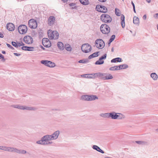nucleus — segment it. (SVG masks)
<instances>
[{
    "mask_svg": "<svg viewBox=\"0 0 158 158\" xmlns=\"http://www.w3.org/2000/svg\"><path fill=\"white\" fill-rule=\"evenodd\" d=\"M69 6H74L75 5V4L74 3H70L69 4Z\"/></svg>",
    "mask_w": 158,
    "mask_h": 158,
    "instance_id": "obj_49",
    "label": "nucleus"
},
{
    "mask_svg": "<svg viewBox=\"0 0 158 158\" xmlns=\"http://www.w3.org/2000/svg\"><path fill=\"white\" fill-rule=\"evenodd\" d=\"M0 45H1V44H0Z\"/></svg>",
    "mask_w": 158,
    "mask_h": 158,
    "instance_id": "obj_64",
    "label": "nucleus"
},
{
    "mask_svg": "<svg viewBox=\"0 0 158 158\" xmlns=\"http://www.w3.org/2000/svg\"><path fill=\"white\" fill-rule=\"evenodd\" d=\"M157 29H158V26H157Z\"/></svg>",
    "mask_w": 158,
    "mask_h": 158,
    "instance_id": "obj_63",
    "label": "nucleus"
},
{
    "mask_svg": "<svg viewBox=\"0 0 158 158\" xmlns=\"http://www.w3.org/2000/svg\"><path fill=\"white\" fill-rule=\"evenodd\" d=\"M106 54H105L104 55L101 56L99 59V60L96 61L95 63L96 64H101L104 63L103 59H105L106 57Z\"/></svg>",
    "mask_w": 158,
    "mask_h": 158,
    "instance_id": "obj_15",
    "label": "nucleus"
},
{
    "mask_svg": "<svg viewBox=\"0 0 158 158\" xmlns=\"http://www.w3.org/2000/svg\"><path fill=\"white\" fill-rule=\"evenodd\" d=\"M12 44L16 48H18V44H17V43L15 42H12Z\"/></svg>",
    "mask_w": 158,
    "mask_h": 158,
    "instance_id": "obj_40",
    "label": "nucleus"
},
{
    "mask_svg": "<svg viewBox=\"0 0 158 158\" xmlns=\"http://www.w3.org/2000/svg\"><path fill=\"white\" fill-rule=\"evenodd\" d=\"M118 70H119L120 69H126L128 68V66L127 65L124 64H122V65H120L119 66H118Z\"/></svg>",
    "mask_w": 158,
    "mask_h": 158,
    "instance_id": "obj_24",
    "label": "nucleus"
},
{
    "mask_svg": "<svg viewBox=\"0 0 158 158\" xmlns=\"http://www.w3.org/2000/svg\"><path fill=\"white\" fill-rule=\"evenodd\" d=\"M0 59H2L1 60L2 61L4 62L5 61L6 59L4 58V56L3 55L1 54L0 55Z\"/></svg>",
    "mask_w": 158,
    "mask_h": 158,
    "instance_id": "obj_43",
    "label": "nucleus"
},
{
    "mask_svg": "<svg viewBox=\"0 0 158 158\" xmlns=\"http://www.w3.org/2000/svg\"><path fill=\"white\" fill-rule=\"evenodd\" d=\"M27 30V27L25 25H21L18 28V31L20 34H24L26 33Z\"/></svg>",
    "mask_w": 158,
    "mask_h": 158,
    "instance_id": "obj_8",
    "label": "nucleus"
},
{
    "mask_svg": "<svg viewBox=\"0 0 158 158\" xmlns=\"http://www.w3.org/2000/svg\"><path fill=\"white\" fill-rule=\"evenodd\" d=\"M131 4L133 6V7H135V5L132 1L131 2Z\"/></svg>",
    "mask_w": 158,
    "mask_h": 158,
    "instance_id": "obj_56",
    "label": "nucleus"
},
{
    "mask_svg": "<svg viewBox=\"0 0 158 158\" xmlns=\"http://www.w3.org/2000/svg\"><path fill=\"white\" fill-rule=\"evenodd\" d=\"M34 48L33 47H28L27 51H33L34 50Z\"/></svg>",
    "mask_w": 158,
    "mask_h": 158,
    "instance_id": "obj_39",
    "label": "nucleus"
},
{
    "mask_svg": "<svg viewBox=\"0 0 158 158\" xmlns=\"http://www.w3.org/2000/svg\"><path fill=\"white\" fill-rule=\"evenodd\" d=\"M89 47V44H83L81 47V50L83 52L88 53L89 52L88 51Z\"/></svg>",
    "mask_w": 158,
    "mask_h": 158,
    "instance_id": "obj_16",
    "label": "nucleus"
},
{
    "mask_svg": "<svg viewBox=\"0 0 158 158\" xmlns=\"http://www.w3.org/2000/svg\"><path fill=\"white\" fill-rule=\"evenodd\" d=\"M80 100L84 101H89V95H82L80 98Z\"/></svg>",
    "mask_w": 158,
    "mask_h": 158,
    "instance_id": "obj_19",
    "label": "nucleus"
},
{
    "mask_svg": "<svg viewBox=\"0 0 158 158\" xmlns=\"http://www.w3.org/2000/svg\"><path fill=\"white\" fill-rule=\"evenodd\" d=\"M57 45L59 49L61 50H63L64 48V47L63 44L61 42H58L57 43Z\"/></svg>",
    "mask_w": 158,
    "mask_h": 158,
    "instance_id": "obj_22",
    "label": "nucleus"
},
{
    "mask_svg": "<svg viewBox=\"0 0 158 158\" xmlns=\"http://www.w3.org/2000/svg\"><path fill=\"white\" fill-rule=\"evenodd\" d=\"M98 98L95 95H89V100H94L96 99H97Z\"/></svg>",
    "mask_w": 158,
    "mask_h": 158,
    "instance_id": "obj_35",
    "label": "nucleus"
},
{
    "mask_svg": "<svg viewBox=\"0 0 158 158\" xmlns=\"http://www.w3.org/2000/svg\"><path fill=\"white\" fill-rule=\"evenodd\" d=\"M65 49L68 51H70L71 50V48L70 45H69L68 47H65Z\"/></svg>",
    "mask_w": 158,
    "mask_h": 158,
    "instance_id": "obj_41",
    "label": "nucleus"
},
{
    "mask_svg": "<svg viewBox=\"0 0 158 158\" xmlns=\"http://www.w3.org/2000/svg\"><path fill=\"white\" fill-rule=\"evenodd\" d=\"M146 1L148 3L151 2V0H146Z\"/></svg>",
    "mask_w": 158,
    "mask_h": 158,
    "instance_id": "obj_57",
    "label": "nucleus"
},
{
    "mask_svg": "<svg viewBox=\"0 0 158 158\" xmlns=\"http://www.w3.org/2000/svg\"><path fill=\"white\" fill-rule=\"evenodd\" d=\"M96 9L97 11L102 13H106L107 11V8L104 6L100 5L96 6Z\"/></svg>",
    "mask_w": 158,
    "mask_h": 158,
    "instance_id": "obj_11",
    "label": "nucleus"
},
{
    "mask_svg": "<svg viewBox=\"0 0 158 158\" xmlns=\"http://www.w3.org/2000/svg\"><path fill=\"white\" fill-rule=\"evenodd\" d=\"M86 61L85 60H80L79 61V62L80 63H86Z\"/></svg>",
    "mask_w": 158,
    "mask_h": 158,
    "instance_id": "obj_46",
    "label": "nucleus"
},
{
    "mask_svg": "<svg viewBox=\"0 0 158 158\" xmlns=\"http://www.w3.org/2000/svg\"><path fill=\"white\" fill-rule=\"evenodd\" d=\"M51 140H46V142L45 143V145H48L50 144H51L53 143V142L52 141H50Z\"/></svg>",
    "mask_w": 158,
    "mask_h": 158,
    "instance_id": "obj_36",
    "label": "nucleus"
},
{
    "mask_svg": "<svg viewBox=\"0 0 158 158\" xmlns=\"http://www.w3.org/2000/svg\"><path fill=\"white\" fill-rule=\"evenodd\" d=\"M41 48L43 49V50H44L45 48H44L42 46H41Z\"/></svg>",
    "mask_w": 158,
    "mask_h": 158,
    "instance_id": "obj_60",
    "label": "nucleus"
},
{
    "mask_svg": "<svg viewBox=\"0 0 158 158\" xmlns=\"http://www.w3.org/2000/svg\"><path fill=\"white\" fill-rule=\"evenodd\" d=\"M115 36L114 35H112L111 37V38L110 39L109 41L110 42H112L115 39Z\"/></svg>",
    "mask_w": 158,
    "mask_h": 158,
    "instance_id": "obj_42",
    "label": "nucleus"
},
{
    "mask_svg": "<svg viewBox=\"0 0 158 158\" xmlns=\"http://www.w3.org/2000/svg\"><path fill=\"white\" fill-rule=\"evenodd\" d=\"M55 21V17L53 16H51L48 18V23L49 25L51 26L54 23Z\"/></svg>",
    "mask_w": 158,
    "mask_h": 158,
    "instance_id": "obj_17",
    "label": "nucleus"
},
{
    "mask_svg": "<svg viewBox=\"0 0 158 158\" xmlns=\"http://www.w3.org/2000/svg\"><path fill=\"white\" fill-rule=\"evenodd\" d=\"M81 77L85 78H89V74H83L81 75Z\"/></svg>",
    "mask_w": 158,
    "mask_h": 158,
    "instance_id": "obj_38",
    "label": "nucleus"
},
{
    "mask_svg": "<svg viewBox=\"0 0 158 158\" xmlns=\"http://www.w3.org/2000/svg\"><path fill=\"white\" fill-rule=\"evenodd\" d=\"M151 77L154 80H156L158 78V76L155 73H152L151 75Z\"/></svg>",
    "mask_w": 158,
    "mask_h": 158,
    "instance_id": "obj_31",
    "label": "nucleus"
},
{
    "mask_svg": "<svg viewBox=\"0 0 158 158\" xmlns=\"http://www.w3.org/2000/svg\"><path fill=\"white\" fill-rule=\"evenodd\" d=\"M115 13L117 16H119L120 15V13L119 12V10L118 9H115Z\"/></svg>",
    "mask_w": 158,
    "mask_h": 158,
    "instance_id": "obj_37",
    "label": "nucleus"
},
{
    "mask_svg": "<svg viewBox=\"0 0 158 158\" xmlns=\"http://www.w3.org/2000/svg\"><path fill=\"white\" fill-rule=\"evenodd\" d=\"M53 110H57V109H53Z\"/></svg>",
    "mask_w": 158,
    "mask_h": 158,
    "instance_id": "obj_61",
    "label": "nucleus"
},
{
    "mask_svg": "<svg viewBox=\"0 0 158 158\" xmlns=\"http://www.w3.org/2000/svg\"><path fill=\"white\" fill-rule=\"evenodd\" d=\"M28 25L29 27L31 29L36 28L37 26L36 21L33 19H30L29 21Z\"/></svg>",
    "mask_w": 158,
    "mask_h": 158,
    "instance_id": "obj_9",
    "label": "nucleus"
},
{
    "mask_svg": "<svg viewBox=\"0 0 158 158\" xmlns=\"http://www.w3.org/2000/svg\"><path fill=\"white\" fill-rule=\"evenodd\" d=\"M42 44L45 47L47 48L50 47L51 46V42L49 39L47 38H44L43 39Z\"/></svg>",
    "mask_w": 158,
    "mask_h": 158,
    "instance_id": "obj_12",
    "label": "nucleus"
},
{
    "mask_svg": "<svg viewBox=\"0 0 158 158\" xmlns=\"http://www.w3.org/2000/svg\"><path fill=\"white\" fill-rule=\"evenodd\" d=\"M122 61V59L119 57L116 58H115L111 60V62H121Z\"/></svg>",
    "mask_w": 158,
    "mask_h": 158,
    "instance_id": "obj_25",
    "label": "nucleus"
},
{
    "mask_svg": "<svg viewBox=\"0 0 158 158\" xmlns=\"http://www.w3.org/2000/svg\"><path fill=\"white\" fill-rule=\"evenodd\" d=\"M98 77V73L89 74V78H94Z\"/></svg>",
    "mask_w": 158,
    "mask_h": 158,
    "instance_id": "obj_26",
    "label": "nucleus"
},
{
    "mask_svg": "<svg viewBox=\"0 0 158 158\" xmlns=\"http://www.w3.org/2000/svg\"><path fill=\"white\" fill-rule=\"evenodd\" d=\"M106 0H98L99 1L101 2H105Z\"/></svg>",
    "mask_w": 158,
    "mask_h": 158,
    "instance_id": "obj_54",
    "label": "nucleus"
},
{
    "mask_svg": "<svg viewBox=\"0 0 158 158\" xmlns=\"http://www.w3.org/2000/svg\"><path fill=\"white\" fill-rule=\"evenodd\" d=\"M133 23L135 24H138L139 23V19L136 16H134L133 18Z\"/></svg>",
    "mask_w": 158,
    "mask_h": 158,
    "instance_id": "obj_27",
    "label": "nucleus"
},
{
    "mask_svg": "<svg viewBox=\"0 0 158 158\" xmlns=\"http://www.w3.org/2000/svg\"><path fill=\"white\" fill-rule=\"evenodd\" d=\"M136 143L139 144H142L143 143H144L145 142L142 141H137L135 142Z\"/></svg>",
    "mask_w": 158,
    "mask_h": 158,
    "instance_id": "obj_47",
    "label": "nucleus"
},
{
    "mask_svg": "<svg viewBox=\"0 0 158 158\" xmlns=\"http://www.w3.org/2000/svg\"><path fill=\"white\" fill-rule=\"evenodd\" d=\"M7 29L10 31H12L14 30L15 26L14 24L11 23H9L7 24Z\"/></svg>",
    "mask_w": 158,
    "mask_h": 158,
    "instance_id": "obj_18",
    "label": "nucleus"
},
{
    "mask_svg": "<svg viewBox=\"0 0 158 158\" xmlns=\"http://www.w3.org/2000/svg\"><path fill=\"white\" fill-rule=\"evenodd\" d=\"M81 3L84 5H87L89 3L88 0H79Z\"/></svg>",
    "mask_w": 158,
    "mask_h": 158,
    "instance_id": "obj_32",
    "label": "nucleus"
},
{
    "mask_svg": "<svg viewBox=\"0 0 158 158\" xmlns=\"http://www.w3.org/2000/svg\"><path fill=\"white\" fill-rule=\"evenodd\" d=\"M24 42L26 44H30L33 42L32 38L30 36H25L23 38Z\"/></svg>",
    "mask_w": 158,
    "mask_h": 158,
    "instance_id": "obj_13",
    "label": "nucleus"
},
{
    "mask_svg": "<svg viewBox=\"0 0 158 158\" xmlns=\"http://www.w3.org/2000/svg\"><path fill=\"white\" fill-rule=\"evenodd\" d=\"M14 54L16 56H20V54H19L17 53H14Z\"/></svg>",
    "mask_w": 158,
    "mask_h": 158,
    "instance_id": "obj_51",
    "label": "nucleus"
},
{
    "mask_svg": "<svg viewBox=\"0 0 158 158\" xmlns=\"http://www.w3.org/2000/svg\"><path fill=\"white\" fill-rule=\"evenodd\" d=\"M95 45L98 49H102L105 46V44L104 41L102 39H99L96 40Z\"/></svg>",
    "mask_w": 158,
    "mask_h": 158,
    "instance_id": "obj_5",
    "label": "nucleus"
},
{
    "mask_svg": "<svg viewBox=\"0 0 158 158\" xmlns=\"http://www.w3.org/2000/svg\"><path fill=\"white\" fill-rule=\"evenodd\" d=\"M60 133V131L57 130L55 131L52 135H46L48 140H56L58 138Z\"/></svg>",
    "mask_w": 158,
    "mask_h": 158,
    "instance_id": "obj_3",
    "label": "nucleus"
},
{
    "mask_svg": "<svg viewBox=\"0 0 158 158\" xmlns=\"http://www.w3.org/2000/svg\"><path fill=\"white\" fill-rule=\"evenodd\" d=\"M4 37L3 34L0 32V38H2Z\"/></svg>",
    "mask_w": 158,
    "mask_h": 158,
    "instance_id": "obj_52",
    "label": "nucleus"
},
{
    "mask_svg": "<svg viewBox=\"0 0 158 158\" xmlns=\"http://www.w3.org/2000/svg\"><path fill=\"white\" fill-rule=\"evenodd\" d=\"M98 53L99 52H96L90 55L89 56V59H91L95 57H97L98 56Z\"/></svg>",
    "mask_w": 158,
    "mask_h": 158,
    "instance_id": "obj_28",
    "label": "nucleus"
},
{
    "mask_svg": "<svg viewBox=\"0 0 158 158\" xmlns=\"http://www.w3.org/2000/svg\"><path fill=\"white\" fill-rule=\"evenodd\" d=\"M156 131L158 132V129L156 130Z\"/></svg>",
    "mask_w": 158,
    "mask_h": 158,
    "instance_id": "obj_62",
    "label": "nucleus"
},
{
    "mask_svg": "<svg viewBox=\"0 0 158 158\" xmlns=\"http://www.w3.org/2000/svg\"><path fill=\"white\" fill-rule=\"evenodd\" d=\"M46 140H48L46 135L41 138V139L36 142V143L38 144L45 145V143Z\"/></svg>",
    "mask_w": 158,
    "mask_h": 158,
    "instance_id": "obj_14",
    "label": "nucleus"
},
{
    "mask_svg": "<svg viewBox=\"0 0 158 158\" xmlns=\"http://www.w3.org/2000/svg\"><path fill=\"white\" fill-rule=\"evenodd\" d=\"M125 17L123 15H122L121 16V24L122 27L123 28L125 27V23L124 21Z\"/></svg>",
    "mask_w": 158,
    "mask_h": 158,
    "instance_id": "obj_21",
    "label": "nucleus"
},
{
    "mask_svg": "<svg viewBox=\"0 0 158 158\" xmlns=\"http://www.w3.org/2000/svg\"><path fill=\"white\" fill-rule=\"evenodd\" d=\"M24 45V43H23L22 42H21V43H18V47H20L21 46H22V45Z\"/></svg>",
    "mask_w": 158,
    "mask_h": 158,
    "instance_id": "obj_48",
    "label": "nucleus"
},
{
    "mask_svg": "<svg viewBox=\"0 0 158 158\" xmlns=\"http://www.w3.org/2000/svg\"><path fill=\"white\" fill-rule=\"evenodd\" d=\"M0 150L9 152H14L19 154H25L27 153V151L25 150L19 149L11 147L0 146Z\"/></svg>",
    "mask_w": 158,
    "mask_h": 158,
    "instance_id": "obj_1",
    "label": "nucleus"
},
{
    "mask_svg": "<svg viewBox=\"0 0 158 158\" xmlns=\"http://www.w3.org/2000/svg\"><path fill=\"white\" fill-rule=\"evenodd\" d=\"M100 115L104 118H109L110 117V113L101 114H100Z\"/></svg>",
    "mask_w": 158,
    "mask_h": 158,
    "instance_id": "obj_33",
    "label": "nucleus"
},
{
    "mask_svg": "<svg viewBox=\"0 0 158 158\" xmlns=\"http://www.w3.org/2000/svg\"><path fill=\"white\" fill-rule=\"evenodd\" d=\"M93 149L96 150L97 151L102 153H104V152L102 149H101L100 148L96 145L93 146Z\"/></svg>",
    "mask_w": 158,
    "mask_h": 158,
    "instance_id": "obj_23",
    "label": "nucleus"
},
{
    "mask_svg": "<svg viewBox=\"0 0 158 158\" xmlns=\"http://www.w3.org/2000/svg\"><path fill=\"white\" fill-rule=\"evenodd\" d=\"M101 20L105 23H109L111 22L112 18L109 15L104 14L100 16Z\"/></svg>",
    "mask_w": 158,
    "mask_h": 158,
    "instance_id": "obj_6",
    "label": "nucleus"
},
{
    "mask_svg": "<svg viewBox=\"0 0 158 158\" xmlns=\"http://www.w3.org/2000/svg\"><path fill=\"white\" fill-rule=\"evenodd\" d=\"M42 34V32H39V36L40 37H42V36L41 35Z\"/></svg>",
    "mask_w": 158,
    "mask_h": 158,
    "instance_id": "obj_55",
    "label": "nucleus"
},
{
    "mask_svg": "<svg viewBox=\"0 0 158 158\" xmlns=\"http://www.w3.org/2000/svg\"><path fill=\"white\" fill-rule=\"evenodd\" d=\"M6 45L7 46V47L9 48H10V49H12V50H14V48L12 47L10 45V44H8V43H7L6 44Z\"/></svg>",
    "mask_w": 158,
    "mask_h": 158,
    "instance_id": "obj_44",
    "label": "nucleus"
},
{
    "mask_svg": "<svg viewBox=\"0 0 158 158\" xmlns=\"http://www.w3.org/2000/svg\"><path fill=\"white\" fill-rule=\"evenodd\" d=\"M100 78L103 79H105L106 78V73H98V77Z\"/></svg>",
    "mask_w": 158,
    "mask_h": 158,
    "instance_id": "obj_29",
    "label": "nucleus"
},
{
    "mask_svg": "<svg viewBox=\"0 0 158 158\" xmlns=\"http://www.w3.org/2000/svg\"><path fill=\"white\" fill-rule=\"evenodd\" d=\"M48 37L50 39H57L59 36V34L56 31H53L52 32V31L49 30L48 32Z\"/></svg>",
    "mask_w": 158,
    "mask_h": 158,
    "instance_id": "obj_2",
    "label": "nucleus"
},
{
    "mask_svg": "<svg viewBox=\"0 0 158 158\" xmlns=\"http://www.w3.org/2000/svg\"><path fill=\"white\" fill-rule=\"evenodd\" d=\"M133 10H134V12L135 13H136V11H135V7H133Z\"/></svg>",
    "mask_w": 158,
    "mask_h": 158,
    "instance_id": "obj_59",
    "label": "nucleus"
},
{
    "mask_svg": "<svg viewBox=\"0 0 158 158\" xmlns=\"http://www.w3.org/2000/svg\"><path fill=\"white\" fill-rule=\"evenodd\" d=\"M2 52L3 54H6V52H5V51H2Z\"/></svg>",
    "mask_w": 158,
    "mask_h": 158,
    "instance_id": "obj_58",
    "label": "nucleus"
},
{
    "mask_svg": "<svg viewBox=\"0 0 158 158\" xmlns=\"http://www.w3.org/2000/svg\"><path fill=\"white\" fill-rule=\"evenodd\" d=\"M13 107L18 108L21 110H35L36 109L35 107L27 106H22L20 105H13Z\"/></svg>",
    "mask_w": 158,
    "mask_h": 158,
    "instance_id": "obj_4",
    "label": "nucleus"
},
{
    "mask_svg": "<svg viewBox=\"0 0 158 158\" xmlns=\"http://www.w3.org/2000/svg\"><path fill=\"white\" fill-rule=\"evenodd\" d=\"M100 29L101 31L104 34H108L110 32V28L107 24H102L100 27Z\"/></svg>",
    "mask_w": 158,
    "mask_h": 158,
    "instance_id": "obj_7",
    "label": "nucleus"
},
{
    "mask_svg": "<svg viewBox=\"0 0 158 158\" xmlns=\"http://www.w3.org/2000/svg\"><path fill=\"white\" fill-rule=\"evenodd\" d=\"M28 47L27 46H23L21 48V49L27 51Z\"/></svg>",
    "mask_w": 158,
    "mask_h": 158,
    "instance_id": "obj_45",
    "label": "nucleus"
},
{
    "mask_svg": "<svg viewBox=\"0 0 158 158\" xmlns=\"http://www.w3.org/2000/svg\"><path fill=\"white\" fill-rule=\"evenodd\" d=\"M147 18V16L146 15H143V18L145 20Z\"/></svg>",
    "mask_w": 158,
    "mask_h": 158,
    "instance_id": "obj_53",
    "label": "nucleus"
},
{
    "mask_svg": "<svg viewBox=\"0 0 158 158\" xmlns=\"http://www.w3.org/2000/svg\"><path fill=\"white\" fill-rule=\"evenodd\" d=\"M106 77L105 78L106 80L112 79L113 78L112 76L110 74L106 73Z\"/></svg>",
    "mask_w": 158,
    "mask_h": 158,
    "instance_id": "obj_30",
    "label": "nucleus"
},
{
    "mask_svg": "<svg viewBox=\"0 0 158 158\" xmlns=\"http://www.w3.org/2000/svg\"><path fill=\"white\" fill-rule=\"evenodd\" d=\"M40 62L41 64L50 67H53L55 66V64L50 61L42 60Z\"/></svg>",
    "mask_w": 158,
    "mask_h": 158,
    "instance_id": "obj_10",
    "label": "nucleus"
},
{
    "mask_svg": "<svg viewBox=\"0 0 158 158\" xmlns=\"http://www.w3.org/2000/svg\"><path fill=\"white\" fill-rule=\"evenodd\" d=\"M109 69L111 71H114L116 70H118V66H114L110 67Z\"/></svg>",
    "mask_w": 158,
    "mask_h": 158,
    "instance_id": "obj_34",
    "label": "nucleus"
},
{
    "mask_svg": "<svg viewBox=\"0 0 158 158\" xmlns=\"http://www.w3.org/2000/svg\"><path fill=\"white\" fill-rule=\"evenodd\" d=\"M119 115H117V114L114 112L110 113V117H111L112 119H116L119 118Z\"/></svg>",
    "mask_w": 158,
    "mask_h": 158,
    "instance_id": "obj_20",
    "label": "nucleus"
},
{
    "mask_svg": "<svg viewBox=\"0 0 158 158\" xmlns=\"http://www.w3.org/2000/svg\"><path fill=\"white\" fill-rule=\"evenodd\" d=\"M154 17L155 18H156V19L158 18V13H156V14H155L154 15Z\"/></svg>",
    "mask_w": 158,
    "mask_h": 158,
    "instance_id": "obj_50",
    "label": "nucleus"
}]
</instances>
